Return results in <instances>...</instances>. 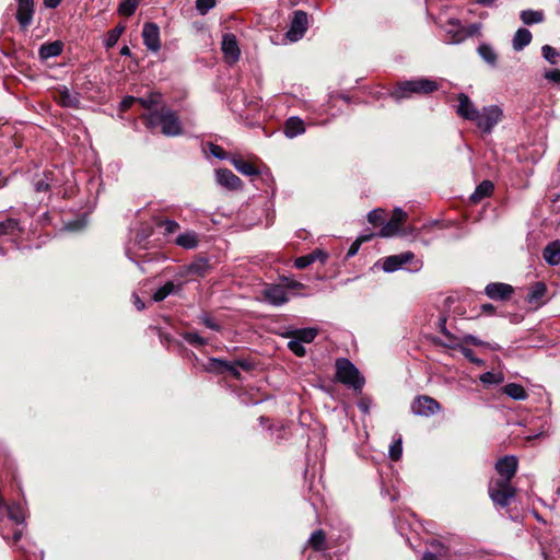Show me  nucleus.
<instances>
[{
	"label": "nucleus",
	"instance_id": "f257e3e1",
	"mask_svg": "<svg viewBox=\"0 0 560 560\" xmlns=\"http://www.w3.org/2000/svg\"><path fill=\"white\" fill-rule=\"evenodd\" d=\"M144 118L149 128L161 126V131L164 136L176 137L183 133V127L177 114L166 106L149 113Z\"/></svg>",
	"mask_w": 560,
	"mask_h": 560
},
{
	"label": "nucleus",
	"instance_id": "f03ea898",
	"mask_svg": "<svg viewBox=\"0 0 560 560\" xmlns=\"http://www.w3.org/2000/svg\"><path fill=\"white\" fill-rule=\"evenodd\" d=\"M439 89L436 81L419 78L399 82L390 96L396 101L410 97L412 94H430Z\"/></svg>",
	"mask_w": 560,
	"mask_h": 560
},
{
	"label": "nucleus",
	"instance_id": "7ed1b4c3",
	"mask_svg": "<svg viewBox=\"0 0 560 560\" xmlns=\"http://www.w3.org/2000/svg\"><path fill=\"white\" fill-rule=\"evenodd\" d=\"M336 377L339 382L354 390H361L364 385V378L359 370L346 358L336 361Z\"/></svg>",
	"mask_w": 560,
	"mask_h": 560
},
{
	"label": "nucleus",
	"instance_id": "20e7f679",
	"mask_svg": "<svg viewBox=\"0 0 560 560\" xmlns=\"http://www.w3.org/2000/svg\"><path fill=\"white\" fill-rule=\"evenodd\" d=\"M488 493L495 506L506 508L516 495V489L508 479H492L488 486Z\"/></svg>",
	"mask_w": 560,
	"mask_h": 560
},
{
	"label": "nucleus",
	"instance_id": "39448f33",
	"mask_svg": "<svg viewBox=\"0 0 560 560\" xmlns=\"http://www.w3.org/2000/svg\"><path fill=\"white\" fill-rule=\"evenodd\" d=\"M298 281H291L287 284H266L261 291L262 299L273 306H281L289 302V290L301 288Z\"/></svg>",
	"mask_w": 560,
	"mask_h": 560
},
{
	"label": "nucleus",
	"instance_id": "423d86ee",
	"mask_svg": "<svg viewBox=\"0 0 560 560\" xmlns=\"http://www.w3.org/2000/svg\"><path fill=\"white\" fill-rule=\"evenodd\" d=\"M3 506L7 509L8 517L18 526L13 530L12 541L16 546L18 551L26 553L27 551L24 548V546L18 545L23 534V527L20 526H22L25 521L24 506L21 503H12L10 505H5L3 498L0 495V509H2Z\"/></svg>",
	"mask_w": 560,
	"mask_h": 560
},
{
	"label": "nucleus",
	"instance_id": "0eeeda50",
	"mask_svg": "<svg viewBox=\"0 0 560 560\" xmlns=\"http://www.w3.org/2000/svg\"><path fill=\"white\" fill-rule=\"evenodd\" d=\"M502 118V110L499 106L490 105L485 106L477 113V118L472 120L476 126L483 132L490 133L495 125Z\"/></svg>",
	"mask_w": 560,
	"mask_h": 560
},
{
	"label": "nucleus",
	"instance_id": "6e6552de",
	"mask_svg": "<svg viewBox=\"0 0 560 560\" xmlns=\"http://www.w3.org/2000/svg\"><path fill=\"white\" fill-rule=\"evenodd\" d=\"M441 405L434 398L421 395L418 396L411 404V411L417 416L430 417L441 410Z\"/></svg>",
	"mask_w": 560,
	"mask_h": 560
},
{
	"label": "nucleus",
	"instance_id": "1a4fd4ad",
	"mask_svg": "<svg viewBox=\"0 0 560 560\" xmlns=\"http://www.w3.org/2000/svg\"><path fill=\"white\" fill-rule=\"evenodd\" d=\"M308 27V18L304 11L298 10L293 14L290 27L285 34L287 38L294 43L301 39Z\"/></svg>",
	"mask_w": 560,
	"mask_h": 560
},
{
	"label": "nucleus",
	"instance_id": "9d476101",
	"mask_svg": "<svg viewBox=\"0 0 560 560\" xmlns=\"http://www.w3.org/2000/svg\"><path fill=\"white\" fill-rule=\"evenodd\" d=\"M407 220V213L400 209L396 208L393 211L392 218L387 221L378 232V236L381 237H392L400 231L401 225Z\"/></svg>",
	"mask_w": 560,
	"mask_h": 560
},
{
	"label": "nucleus",
	"instance_id": "9b49d317",
	"mask_svg": "<svg viewBox=\"0 0 560 560\" xmlns=\"http://www.w3.org/2000/svg\"><path fill=\"white\" fill-rule=\"evenodd\" d=\"M210 270V264L206 258H198L194 260L191 264L184 266L176 275L177 278H180L187 281L188 276L194 277H205L208 275Z\"/></svg>",
	"mask_w": 560,
	"mask_h": 560
},
{
	"label": "nucleus",
	"instance_id": "f8f14e48",
	"mask_svg": "<svg viewBox=\"0 0 560 560\" xmlns=\"http://www.w3.org/2000/svg\"><path fill=\"white\" fill-rule=\"evenodd\" d=\"M142 39L148 50L158 52L161 48L159 26L152 22L144 23L142 28Z\"/></svg>",
	"mask_w": 560,
	"mask_h": 560
},
{
	"label": "nucleus",
	"instance_id": "ddd939ff",
	"mask_svg": "<svg viewBox=\"0 0 560 560\" xmlns=\"http://www.w3.org/2000/svg\"><path fill=\"white\" fill-rule=\"evenodd\" d=\"M221 49L226 62L235 63L240 59L241 51L234 34L228 33L223 35Z\"/></svg>",
	"mask_w": 560,
	"mask_h": 560
},
{
	"label": "nucleus",
	"instance_id": "4468645a",
	"mask_svg": "<svg viewBox=\"0 0 560 560\" xmlns=\"http://www.w3.org/2000/svg\"><path fill=\"white\" fill-rule=\"evenodd\" d=\"M495 470L500 475L499 479H508V482H511L517 470V458L513 455L500 458L495 464Z\"/></svg>",
	"mask_w": 560,
	"mask_h": 560
},
{
	"label": "nucleus",
	"instance_id": "2eb2a0df",
	"mask_svg": "<svg viewBox=\"0 0 560 560\" xmlns=\"http://www.w3.org/2000/svg\"><path fill=\"white\" fill-rule=\"evenodd\" d=\"M34 1L33 0H18L16 20L19 25L26 30L33 22Z\"/></svg>",
	"mask_w": 560,
	"mask_h": 560
},
{
	"label": "nucleus",
	"instance_id": "dca6fc26",
	"mask_svg": "<svg viewBox=\"0 0 560 560\" xmlns=\"http://www.w3.org/2000/svg\"><path fill=\"white\" fill-rule=\"evenodd\" d=\"M458 105L456 108V114L464 119L472 121L477 118V113L479 112L469 96L465 93H459L457 95Z\"/></svg>",
	"mask_w": 560,
	"mask_h": 560
},
{
	"label": "nucleus",
	"instance_id": "f3484780",
	"mask_svg": "<svg viewBox=\"0 0 560 560\" xmlns=\"http://www.w3.org/2000/svg\"><path fill=\"white\" fill-rule=\"evenodd\" d=\"M415 260L412 252H405L397 255L388 256L384 259L383 269L386 272H394L400 269L404 265Z\"/></svg>",
	"mask_w": 560,
	"mask_h": 560
},
{
	"label": "nucleus",
	"instance_id": "a211bd4d",
	"mask_svg": "<svg viewBox=\"0 0 560 560\" xmlns=\"http://www.w3.org/2000/svg\"><path fill=\"white\" fill-rule=\"evenodd\" d=\"M240 365L244 369L247 368V364L245 362L236 361V362H228L220 359H210L206 369L210 372H230L234 376H238V372L236 370V366Z\"/></svg>",
	"mask_w": 560,
	"mask_h": 560
},
{
	"label": "nucleus",
	"instance_id": "6ab92c4d",
	"mask_svg": "<svg viewBox=\"0 0 560 560\" xmlns=\"http://www.w3.org/2000/svg\"><path fill=\"white\" fill-rule=\"evenodd\" d=\"M447 25L445 40L448 44H459L471 35L457 21L450 20Z\"/></svg>",
	"mask_w": 560,
	"mask_h": 560
},
{
	"label": "nucleus",
	"instance_id": "aec40b11",
	"mask_svg": "<svg viewBox=\"0 0 560 560\" xmlns=\"http://www.w3.org/2000/svg\"><path fill=\"white\" fill-rule=\"evenodd\" d=\"M184 284L185 280L176 277L175 281H167L165 284L159 288L153 294V300L155 302H161L170 294L179 293L183 290Z\"/></svg>",
	"mask_w": 560,
	"mask_h": 560
},
{
	"label": "nucleus",
	"instance_id": "412c9836",
	"mask_svg": "<svg viewBox=\"0 0 560 560\" xmlns=\"http://www.w3.org/2000/svg\"><path fill=\"white\" fill-rule=\"evenodd\" d=\"M486 294L493 300H506L513 293V288L510 284L494 282L490 283L485 289Z\"/></svg>",
	"mask_w": 560,
	"mask_h": 560
},
{
	"label": "nucleus",
	"instance_id": "4be33fe9",
	"mask_svg": "<svg viewBox=\"0 0 560 560\" xmlns=\"http://www.w3.org/2000/svg\"><path fill=\"white\" fill-rule=\"evenodd\" d=\"M217 182L228 189H238L242 184V180L228 168L217 171Z\"/></svg>",
	"mask_w": 560,
	"mask_h": 560
},
{
	"label": "nucleus",
	"instance_id": "5701e85b",
	"mask_svg": "<svg viewBox=\"0 0 560 560\" xmlns=\"http://www.w3.org/2000/svg\"><path fill=\"white\" fill-rule=\"evenodd\" d=\"M63 50V43L61 40H55L43 44L38 49L39 59L45 61L49 58L61 55Z\"/></svg>",
	"mask_w": 560,
	"mask_h": 560
},
{
	"label": "nucleus",
	"instance_id": "b1692460",
	"mask_svg": "<svg viewBox=\"0 0 560 560\" xmlns=\"http://www.w3.org/2000/svg\"><path fill=\"white\" fill-rule=\"evenodd\" d=\"M318 335V329L315 327L300 328L288 330L283 334L287 338H296L301 342L310 343L312 342L316 336Z\"/></svg>",
	"mask_w": 560,
	"mask_h": 560
},
{
	"label": "nucleus",
	"instance_id": "393cba45",
	"mask_svg": "<svg viewBox=\"0 0 560 560\" xmlns=\"http://www.w3.org/2000/svg\"><path fill=\"white\" fill-rule=\"evenodd\" d=\"M283 132L285 137L292 139L296 136L303 135L305 132L304 121L299 117H290L284 122Z\"/></svg>",
	"mask_w": 560,
	"mask_h": 560
},
{
	"label": "nucleus",
	"instance_id": "a878e982",
	"mask_svg": "<svg viewBox=\"0 0 560 560\" xmlns=\"http://www.w3.org/2000/svg\"><path fill=\"white\" fill-rule=\"evenodd\" d=\"M532 33L527 28H518L512 39V46L515 51H522L532 42Z\"/></svg>",
	"mask_w": 560,
	"mask_h": 560
},
{
	"label": "nucleus",
	"instance_id": "bb28decb",
	"mask_svg": "<svg viewBox=\"0 0 560 560\" xmlns=\"http://www.w3.org/2000/svg\"><path fill=\"white\" fill-rule=\"evenodd\" d=\"M57 102L65 107H78L80 100L78 94L70 92L67 88L58 90Z\"/></svg>",
	"mask_w": 560,
	"mask_h": 560
},
{
	"label": "nucleus",
	"instance_id": "cd10ccee",
	"mask_svg": "<svg viewBox=\"0 0 560 560\" xmlns=\"http://www.w3.org/2000/svg\"><path fill=\"white\" fill-rule=\"evenodd\" d=\"M544 259L551 266L560 264V242L555 241L546 246L542 253Z\"/></svg>",
	"mask_w": 560,
	"mask_h": 560
},
{
	"label": "nucleus",
	"instance_id": "c85d7f7f",
	"mask_svg": "<svg viewBox=\"0 0 560 560\" xmlns=\"http://www.w3.org/2000/svg\"><path fill=\"white\" fill-rule=\"evenodd\" d=\"M176 245L186 248L192 249L196 248L199 244V236L194 231H187L183 234H179L175 240Z\"/></svg>",
	"mask_w": 560,
	"mask_h": 560
},
{
	"label": "nucleus",
	"instance_id": "c756f323",
	"mask_svg": "<svg viewBox=\"0 0 560 560\" xmlns=\"http://www.w3.org/2000/svg\"><path fill=\"white\" fill-rule=\"evenodd\" d=\"M547 292V287L544 282H536L533 284L527 293V301L530 304L541 305V301Z\"/></svg>",
	"mask_w": 560,
	"mask_h": 560
},
{
	"label": "nucleus",
	"instance_id": "7c9ffc66",
	"mask_svg": "<svg viewBox=\"0 0 560 560\" xmlns=\"http://www.w3.org/2000/svg\"><path fill=\"white\" fill-rule=\"evenodd\" d=\"M478 55L481 59L487 62L490 67L494 68L498 63V54L493 47L489 44H481L478 46Z\"/></svg>",
	"mask_w": 560,
	"mask_h": 560
},
{
	"label": "nucleus",
	"instance_id": "2f4dec72",
	"mask_svg": "<svg viewBox=\"0 0 560 560\" xmlns=\"http://www.w3.org/2000/svg\"><path fill=\"white\" fill-rule=\"evenodd\" d=\"M493 184L490 180L481 182L470 196V200L474 203L481 201L483 198L490 196L493 191Z\"/></svg>",
	"mask_w": 560,
	"mask_h": 560
},
{
	"label": "nucleus",
	"instance_id": "473e14b6",
	"mask_svg": "<svg viewBox=\"0 0 560 560\" xmlns=\"http://www.w3.org/2000/svg\"><path fill=\"white\" fill-rule=\"evenodd\" d=\"M520 19L526 25L538 24L545 20V14L544 11L528 9L521 12Z\"/></svg>",
	"mask_w": 560,
	"mask_h": 560
},
{
	"label": "nucleus",
	"instance_id": "72a5a7b5",
	"mask_svg": "<svg viewBox=\"0 0 560 560\" xmlns=\"http://www.w3.org/2000/svg\"><path fill=\"white\" fill-rule=\"evenodd\" d=\"M138 103L151 113L162 103V95L159 92H151L147 96L138 97Z\"/></svg>",
	"mask_w": 560,
	"mask_h": 560
},
{
	"label": "nucleus",
	"instance_id": "f704fd0d",
	"mask_svg": "<svg viewBox=\"0 0 560 560\" xmlns=\"http://www.w3.org/2000/svg\"><path fill=\"white\" fill-rule=\"evenodd\" d=\"M503 393L515 400H524L527 398L525 388L516 383H509L503 387Z\"/></svg>",
	"mask_w": 560,
	"mask_h": 560
},
{
	"label": "nucleus",
	"instance_id": "c9c22d12",
	"mask_svg": "<svg viewBox=\"0 0 560 560\" xmlns=\"http://www.w3.org/2000/svg\"><path fill=\"white\" fill-rule=\"evenodd\" d=\"M232 163H233L234 167L243 175L252 176V175L258 174L257 167L243 159L235 158L232 160Z\"/></svg>",
	"mask_w": 560,
	"mask_h": 560
},
{
	"label": "nucleus",
	"instance_id": "e433bc0d",
	"mask_svg": "<svg viewBox=\"0 0 560 560\" xmlns=\"http://www.w3.org/2000/svg\"><path fill=\"white\" fill-rule=\"evenodd\" d=\"M20 232L19 221L15 219H7L0 222V236L16 235Z\"/></svg>",
	"mask_w": 560,
	"mask_h": 560
},
{
	"label": "nucleus",
	"instance_id": "4c0bfd02",
	"mask_svg": "<svg viewBox=\"0 0 560 560\" xmlns=\"http://www.w3.org/2000/svg\"><path fill=\"white\" fill-rule=\"evenodd\" d=\"M125 28L126 26L124 24H119L107 33L104 40V45L107 49L113 48L117 44L119 37L125 32Z\"/></svg>",
	"mask_w": 560,
	"mask_h": 560
},
{
	"label": "nucleus",
	"instance_id": "58836bf2",
	"mask_svg": "<svg viewBox=\"0 0 560 560\" xmlns=\"http://www.w3.org/2000/svg\"><path fill=\"white\" fill-rule=\"evenodd\" d=\"M325 540H326V535L324 533V530L322 529H317L315 530L310 539H308V545L314 549V550H323L325 549Z\"/></svg>",
	"mask_w": 560,
	"mask_h": 560
},
{
	"label": "nucleus",
	"instance_id": "ea45409f",
	"mask_svg": "<svg viewBox=\"0 0 560 560\" xmlns=\"http://www.w3.org/2000/svg\"><path fill=\"white\" fill-rule=\"evenodd\" d=\"M139 4L138 0H124L118 8V13L125 16H130L135 13Z\"/></svg>",
	"mask_w": 560,
	"mask_h": 560
},
{
	"label": "nucleus",
	"instance_id": "a19ab883",
	"mask_svg": "<svg viewBox=\"0 0 560 560\" xmlns=\"http://www.w3.org/2000/svg\"><path fill=\"white\" fill-rule=\"evenodd\" d=\"M542 57L551 65H557L560 58L559 51L550 45H544L541 48Z\"/></svg>",
	"mask_w": 560,
	"mask_h": 560
},
{
	"label": "nucleus",
	"instance_id": "79ce46f5",
	"mask_svg": "<svg viewBox=\"0 0 560 560\" xmlns=\"http://www.w3.org/2000/svg\"><path fill=\"white\" fill-rule=\"evenodd\" d=\"M183 338L185 341H187L189 345L201 347L207 343L206 339L202 338L199 334L194 331H188L183 335Z\"/></svg>",
	"mask_w": 560,
	"mask_h": 560
},
{
	"label": "nucleus",
	"instance_id": "37998d69",
	"mask_svg": "<svg viewBox=\"0 0 560 560\" xmlns=\"http://www.w3.org/2000/svg\"><path fill=\"white\" fill-rule=\"evenodd\" d=\"M386 213L383 209H375L369 212L368 220L372 224H383L385 222Z\"/></svg>",
	"mask_w": 560,
	"mask_h": 560
},
{
	"label": "nucleus",
	"instance_id": "c03bdc74",
	"mask_svg": "<svg viewBox=\"0 0 560 560\" xmlns=\"http://www.w3.org/2000/svg\"><path fill=\"white\" fill-rule=\"evenodd\" d=\"M441 548L443 553L425 551L422 556V560H448V549L445 546H441Z\"/></svg>",
	"mask_w": 560,
	"mask_h": 560
},
{
	"label": "nucleus",
	"instance_id": "a18cd8bd",
	"mask_svg": "<svg viewBox=\"0 0 560 560\" xmlns=\"http://www.w3.org/2000/svg\"><path fill=\"white\" fill-rule=\"evenodd\" d=\"M289 341L288 348L298 357H304L306 353L305 347L302 345L300 340L296 338H291Z\"/></svg>",
	"mask_w": 560,
	"mask_h": 560
},
{
	"label": "nucleus",
	"instance_id": "49530a36",
	"mask_svg": "<svg viewBox=\"0 0 560 560\" xmlns=\"http://www.w3.org/2000/svg\"><path fill=\"white\" fill-rule=\"evenodd\" d=\"M315 261V255H306L298 257L294 261V266L299 269H304Z\"/></svg>",
	"mask_w": 560,
	"mask_h": 560
},
{
	"label": "nucleus",
	"instance_id": "de8ad7c7",
	"mask_svg": "<svg viewBox=\"0 0 560 560\" xmlns=\"http://www.w3.org/2000/svg\"><path fill=\"white\" fill-rule=\"evenodd\" d=\"M402 454L401 440L394 442L389 447V457L393 460H398Z\"/></svg>",
	"mask_w": 560,
	"mask_h": 560
},
{
	"label": "nucleus",
	"instance_id": "09e8293b",
	"mask_svg": "<svg viewBox=\"0 0 560 560\" xmlns=\"http://www.w3.org/2000/svg\"><path fill=\"white\" fill-rule=\"evenodd\" d=\"M215 5V0H197L196 8L201 14H206Z\"/></svg>",
	"mask_w": 560,
	"mask_h": 560
},
{
	"label": "nucleus",
	"instance_id": "8fccbe9b",
	"mask_svg": "<svg viewBox=\"0 0 560 560\" xmlns=\"http://www.w3.org/2000/svg\"><path fill=\"white\" fill-rule=\"evenodd\" d=\"M159 225L163 228L167 234H172L179 229V224L176 221L170 219L161 221Z\"/></svg>",
	"mask_w": 560,
	"mask_h": 560
},
{
	"label": "nucleus",
	"instance_id": "3c124183",
	"mask_svg": "<svg viewBox=\"0 0 560 560\" xmlns=\"http://www.w3.org/2000/svg\"><path fill=\"white\" fill-rule=\"evenodd\" d=\"M209 151H210V153L213 156H215V158H218L220 160L226 159V153H225V151L220 145L210 143L209 144Z\"/></svg>",
	"mask_w": 560,
	"mask_h": 560
},
{
	"label": "nucleus",
	"instance_id": "603ef678",
	"mask_svg": "<svg viewBox=\"0 0 560 560\" xmlns=\"http://www.w3.org/2000/svg\"><path fill=\"white\" fill-rule=\"evenodd\" d=\"M544 77L546 80H548L550 82L560 84V70H558V69H552V70L546 71Z\"/></svg>",
	"mask_w": 560,
	"mask_h": 560
},
{
	"label": "nucleus",
	"instance_id": "864d4df0",
	"mask_svg": "<svg viewBox=\"0 0 560 560\" xmlns=\"http://www.w3.org/2000/svg\"><path fill=\"white\" fill-rule=\"evenodd\" d=\"M35 190L38 192L47 191L50 187L47 175H45V178H39L34 183Z\"/></svg>",
	"mask_w": 560,
	"mask_h": 560
},
{
	"label": "nucleus",
	"instance_id": "5fc2aeb1",
	"mask_svg": "<svg viewBox=\"0 0 560 560\" xmlns=\"http://www.w3.org/2000/svg\"><path fill=\"white\" fill-rule=\"evenodd\" d=\"M200 320H201V323H202L206 327H208V328H210V329H212V330L218 331V330H220V328H221V326H220L218 323H215L213 319H211L208 315H202V316L200 317Z\"/></svg>",
	"mask_w": 560,
	"mask_h": 560
},
{
	"label": "nucleus",
	"instance_id": "6e6d98bb",
	"mask_svg": "<svg viewBox=\"0 0 560 560\" xmlns=\"http://www.w3.org/2000/svg\"><path fill=\"white\" fill-rule=\"evenodd\" d=\"M360 246H361V243H360L358 240H355V241L351 244V246L349 247V249H348V252H347V257H352V256H354V255L358 253V250H359Z\"/></svg>",
	"mask_w": 560,
	"mask_h": 560
},
{
	"label": "nucleus",
	"instance_id": "4d7b16f0",
	"mask_svg": "<svg viewBox=\"0 0 560 560\" xmlns=\"http://www.w3.org/2000/svg\"><path fill=\"white\" fill-rule=\"evenodd\" d=\"M464 340H465V342L474 345V346H482L483 345V342L479 338H477L476 336H472V335L465 336Z\"/></svg>",
	"mask_w": 560,
	"mask_h": 560
},
{
	"label": "nucleus",
	"instance_id": "13d9d810",
	"mask_svg": "<svg viewBox=\"0 0 560 560\" xmlns=\"http://www.w3.org/2000/svg\"><path fill=\"white\" fill-rule=\"evenodd\" d=\"M462 353L464 354L465 358H467L471 362H477V363L480 362V360H477L475 358L474 351L469 348H462Z\"/></svg>",
	"mask_w": 560,
	"mask_h": 560
},
{
	"label": "nucleus",
	"instance_id": "bf43d9fd",
	"mask_svg": "<svg viewBox=\"0 0 560 560\" xmlns=\"http://www.w3.org/2000/svg\"><path fill=\"white\" fill-rule=\"evenodd\" d=\"M135 102H138V98H137V97L128 96V97H126V98L121 102V108H122L124 110H126V109H128L129 107H131V105H132Z\"/></svg>",
	"mask_w": 560,
	"mask_h": 560
},
{
	"label": "nucleus",
	"instance_id": "052dcab7",
	"mask_svg": "<svg viewBox=\"0 0 560 560\" xmlns=\"http://www.w3.org/2000/svg\"><path fill=\"white\" fill-rule=\"evenodd\" d=\"M310 255H315V261L316 260H320L322 262L326 261L327 259V254L324 253L323 250L320 249H316L314 250L313 253H311Z\"/></svg>",
	"mask_w": 560,
	"mask_h": 560
},
{
	"label": "nucleus",
	"instance_id": "680f3d73",
	"mask_svg": "<svg viewBox=\"0 0 560 560\" xmlns=\"http://www.w3.org/2000/svg\"><path fill=\"white\" fill-rule=\"evenodd\" d=\"M132 299L133 304L138 311H142L145 307L144 302L137 294H133Z\"/></svg>",
	"mask_w": 560,
	"mask_h": 560
},
{
	"label": "nucleus",
	"instance_id": "e2e57ef3",
	"mask_svg": "<svg viewBox=\"0 0 560 560\" xmlns=\"http://www.w3.org/2000/svg\"><path fill=\"white\" fill-rule=\"evenodd\" d=\"M494 311V306L490 303H486L481 305V312L486 314H491Z\"/></svg>",
	"mask_w": 560,
	"mask_h": 560
},
{
	"label": "nucleus",
	"instance_id": "0e129e2a",
	"mask_svg": "<svg viewBox=\"0 0 560 560\" xmlns=\"http://www.w3.org/2000/svg\"><path fill=\"white\" fill-rule=\"evenodd\" d=\"M60 1H61V0H44L45 5H46L47 8H51V9H54V8L58 7V5H59V3H60Z\"/></svg>",
	"mask_w": 560,
	"mask_h": 560
},
{
	"label": "nucleus",
	"instance_id": "69168bd1",
	"mask_svg": "<svg viewBox=\"0 0 560 560\" xmlns=\"http://www.w3.org/2000/svg\"><path fill=\"white\" fill-rule=\"evenodd\" d=\"M441 546H443V545L440 544V542L439 544H432L431 545V548H432L431 551H433L435 553H443V550H442Z\"/></svg>",
	"mask_w": 560,
	"mask_h": 560
},
{
	"label": "nucleus",
	"instance_id": "338daca9",
	"mask_svg": "<svg viewBox=\"0 0 560 560\" xmlns=\"http://www.w3.org/2000/svg\"><path fill=\"white\" fill-rule=\"evenodd\" d=\"M372 237H373V234H365V235L359 236L357 240L362 244L364 242L370 241Z\"/></svg>",
	"mask_w": 560,
	"mask_h": 560
},
{
	"label": "nucleus",
	"instance_id": "774afa93",
	"mask_svg": "<svg viewBox=\"0 0 560 560\" xmlns=\"http://www.w3.org/2000/svg\"><path fill=\"white\" fill-rule=\"evenodd\" d=\"M120 55L121 56H130L131 55L130 48L128 46L121 47Z\"/></svg>",
	"mask_w": 560,
	"mask_h": 560
}]
</instances>
